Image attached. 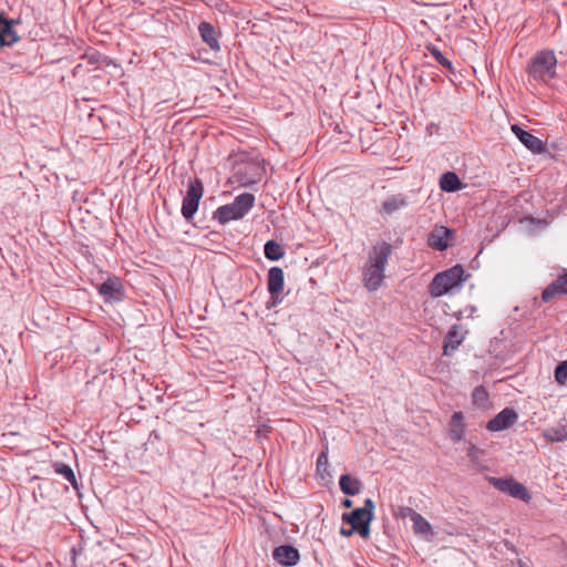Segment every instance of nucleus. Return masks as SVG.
Returning <instances> with one entry per match:
<instances>
[{
  "instance_id": "f257e3e1",
  "label": "nucleus",
  "mask_w": 567,
  "mask_h": 567,
  "mask_svg": "<svg viewBox=\"0 0 567 567\" xmlns=\"http://www.w3.org/2000/svg\"><path fill=\"white\" fill-rule=\"evenodd\" d=\"M526 72L533 81L549 85L557 76V58L554 50L537 51L527 62Z\"/></svg>"
},
{
  "instance_id": "f03ea898",
  "label": "nucleus",
  "mask_w": 567,
  "mask_h": 567,
  "mask_svg": "<svg viewBox=\"0 0 567 567\" xmlns=\"http://www.w3.org/2000/svg\"><path fill=\"white\" fill-rule=\"evenodd\" d=\"M462 265H455L442 272H439L432 279L429 291L432 297H441L450 292L453 288L462 286L467 279Z\"/></svg>"
},
{
  "instance_id": "7ed1b4c3",
  "label": "nucleus",
  "mask_w": 567,
  "mask_h": 567,
  "mask_svg": "<svg viewBox=\"0 0 567 567\" xmlns=\"http://www.w3.org/2000/svg\"><path fill=\"white\" fill-rule=\"evenodd\" d=\"M254 205L255 196L250 193H243L236 196L233 203L218 207L214 213V218L220 225H226L231 220L241 219Z\"/></svg>"
},
{
  "instance_id": "20e7f679",
  "label": "nucleus",
  "mask_w": 567,
  "mask_h": 567,
  "mask_svg": "<svg viewBox=\"0 0 567 567\" xmlns=\"http://www.w3.org/2000/svg\"><path fill=\"white\" fill-rule=\"evenodd\" d=\"M373 501L367 498L363 507L355 508L350 513H343L342 520L350 524L352 530H355L361 537L368 538L370 535V523L373 519Z\"/></svg>"
},
{
  "instance_id": "39448f33",
  "label": "nucleus",
  "mask_w": 567,
  "mask_h": 567,
  "mask_svg": "<svg viewBox=\"0 0 567 567\" xmlns=\"http://www.w3.org/2000/svg\"><path fill=\"white\" fill-rule=\"evenodd\" d=\"M204 194L203 182L198 177L188 179L186 195L183 198L181 213L189 221L194 218Z\"/></svg>"
},
{
  "instance_id": "423d86ee",
  "label": "nucleus",
  "mask_w": 567,
  "mask_h": 567,
  "mask_svg": "<svg viewBox=\"0 0 567 567\" xmlns=\"http://www.w3.org/2000/svg\"><path fill=\"white\" fill-rule=\"evenodd\" d=\"M284 284L285 275L280 267H271L268 271L267 288L270 293V300L268 301V308L275 307L284 300Z\"/></svg>"
},
{
  "instance_id": "0eeeda50",
  "label": "nucleus",
  "mask_w": 567,
  "mask_h": 567,
  "mask_svg": "<svg viewBox=\"0 0 567 567\" xmlns=\"http://www.w3.org/2000/svg\"><path fill=\"white\" fill-rule=\"evenodd\" d=\"M489 482L496 489L505 494H508L512 497H515L524 502H528L530 499V495L527 488L522 483L515 481L512 477H491Z\"/></svg>"
},
{
  "instance_id": "6e6552de",
  "label": "nucleus",
  "mask_w": 567,
  "mask_h": 567,
  "mask_svg": "<svg viewBox=\"0 0 567 567\" xmlns=\"http://www.w3.org/2000/svg\"><path fill=\"white\" fill-rule=\"evenodd\" d=\"M20 23L17 19H9L4 12H0V47L11 48L18 43L19 37L16 25Z\"/></svg>"
},
{
  "instance_id": "1a4fd4ad",
  "label": "nucleus",
  "mask_w": 567,
  "mask_h": 567,
  "mask_svg": "<svg viewBox=\"0 0 567 567\" xmlns=\"http://www.w3.org/2000/svg\"><path fill=\"white\" fill-rule=\"evenodd\" d=\"M392 245L388 241H378L368 254L367 261L385 270L389 258L392 256Z\"/></svg>"
},
{
  "instance_id": "9d476101",
  "label": "nucleus",
  "mask_w": 567,
  "mask_h": 567,
  "mask_svg": "<svg viewBox=\"0 0 567 567\" xmlns=\"http://www.w3.org/2000/svg\"><path fill=\"white\" fill-rule=\"evenodd\" d=\"M518 420L516 411L512 408H505L487 422L486 429L489 432H498L509 429Z\"/></svg>"
},
{
  "instance_id": "9b49d317",
  "label": "nucleus",
  "mask_w": 567,
  "mask_h": 567,
  "mask_svg": "<svg viewBox=\"0 0 567 567\" xmlns=\"http://www.w3.org/2000/svg\"><path fill=\"white\" fill-rule=\"evenodd\" d=\"M99 292L106 302H117L124 298V288L117 277L109 278L101 284Z\"/></svg>"
},
{
  "instance_id": "f8f14e48",
  "label": "nucleus",
  "mask_w": 567,
  "mask_h": 567,
  "mask_svg": "<svg viewBox=\"0 0 567 567\" xmlns=\"http://www.w3.org/2000/svg\"><path fill=\"white\" fill-rule=\"evenodd\" d=\"M385 270L381 269L378 266H372L370 262H365V265L362 268V280L364 284V287L369 291H375L378 290L381 285L383 284V280L385 278Z\"/></svg>"
},
{
  "instance_id": "ddd939ff",
  "label": "nucleus",
  "mask_w": 567,
  "mask_h": 567,
  "mask_svg": "<svg viewBox=\"0 0 567 567\" xmlns=\"http://www.w3.org/2000/svg\"><path fill=\"white\" fill-rule=\"evenodd\" d=\"M512 131L519 142L534 154H542L546 151L542 140L533 135L530 132L525 131L517 124L512 126Z\"/></svg>"
},
{
  "instance_id": "4468645a",
  "label": "nucleus",
  "mask_w": 567,
  "mask_h": 567,
  "mask_svg": "<svg viewBox=\"0 0 567 567\" xmlns=\"http://www.w3.org/2000/svg\"><path fill=\"white\" fill-rule=\"evenodd\" d=\"M272 558L282 566L291 567L298 564L300 554L291 545H280L274 549Z\"/></svg>"
},
{
  "instance_id": "2eb2a0df",
  "label": "nucleus",
  "mask_w": 567,
  "mask_h": 567,
  "mask_svg": "<svg viewBox=\"0 0 567 567\" xmlns=\"http://www.w3.org/2000/svg\"><path fill=\"white\" fill-rule=\"evenodd\" d=\"M567 295V271L558 276L556 280L549 284L542 293L544 302H550Z\"/></svg>"
},
{
  "instance_id": "dca6fc26",
  "label": "nucleus",
  "mask_w": 567,
  "mask_h": 567,
  "mask_svg": "<svg viewBox=\"0 0 567 567\" xmlns=\"http://www.w3.org/2000/svg\"><path fill=\"white\" fill-rule=\"evenodd\" d=\"M451 230L447 227H435L427 237V245L436 250L443 251L449 247Z\"/></svg>"
},
{
  "instance_id": "f3484780",
  "label": "nucleus",
  "mask_w": 567,
  "mask_h": 567,
  "mask_svg": "<svg viewBox=\"0 0 567 567\" xmlns=\"http://www.w3.org/2000/svg\"><path fill=\"white\" fill-rule=\"evenodd\" d=\"M236 176L240 185L248 187L261 179L262 169L256 165H247L243 168H239L236 173Z\"/></svg>"
},
{
  "instance_id": "a211bd4d",
  "label": "nucleus",
  "mask_w": 567,
  "mask_h": 567,
  "mask_svg": "<svg viewBox=\"0 0 567 567\" xmlns=\"http://www.w3.org/2000/svg\"><path fill=\"white\" fill-rule=\"evenodd\" d=\"M465 339L464 333L462 332V327L458 324H454L449 330L443 346V352L445 355H451L463 342Z\"/></svg>"
},
{
  "instance_id": "6ab92c4d",
  "label": "nucleus",
  "mask_w": 567,
  "mask_h": 567,
  "mask_svg": "<svg viewBox=\"0 0 567 567\" xmlns=\"http://www.w3.org/2000/svg\"><path fill=\"white\" fill-rule=\"evenodd\" d=\"M198 32L203 42H205L213 51L220 50L218 33L210 22L202 21L198 25Z\"/></svg>"
},
{
  "instance_id": "aec40b11",
  "label": "nucleus",
  "mask_w": 567,
  "mask_h": 567,
  "mask_svg": "<svg viewBox=\"0 0 567 567\" xmlns=\"http://www.w3.org/2000/svg\"><path fill=\"white\" fill-rule=\"evenodd\" d=\"M408 205H409V200H408L406 195H404V194H395V195H392V196H390V197H388L386 199L383 200V203H382V212L384 214L391 216L395 212L401 210V209L408 207Z\"/></svg>"
},
{
  "instance_id": "412c9836",
  "label": "nucleus",
  "mask_w": 567,
  "mask_h": 567,
  "mask_svg": "<svg viewBox=\"0 0 567 567\" xmlns=\"http://www.w3.org/2000/svg\"><path fill=\"white\" fill-rule=\"evenodd\" d=\"M339 486L343 494L354 496L360 493L362 488V482L351 476L350 474H343L340 476Z\"/></svg>"
},
{
  "instance_id": "4be33fe9",
  "label": "nucleus",
  "mask_w": 567,
  "mask_h": 567,
  "mask_svg": "<svg viewBox=\"0 0 567 567\" xmlns=\"http://www.w3.org/2000/svg\"><path fill=\"white\" fill-rule=\"evenodd\" d=\"M440 187L444 192L452 193L462 188V182L456 173L446 172L440 178Z\"/></svg>"
},
{
  "instance_id": "5701e85b",
  "label": "nucleus",
  "mask_w": 567,
  "mask_h": 567,
  "mask_svg": "<svg viewBox=\"0 0 567 567\" xmlns=\"http://www.w3.org/2000/svg\"><path fill=\"white\" fill-rule=\"evenodd\" d=\"M544 437L550 442H564L567 440V423L559 422L544 431Z\"/></svg>"
},
{
  "instance_id": "b1692460",
  "label": "nucleus",
  "mask_w": 567,
  "mask_h": 567,
  "mask_svg": "<svg viewBox=\"0 0 567 567\" xmlns=\"http://www.w3.org/2000/svg\"><path fill=\"white\" fill-rule=\"evenodd\" d=\"M451 439L454 442H460L464 435L463 413L454 412L450 423Z\"/></svg>"
},
{
  "instance_id": "393cba45",
  "label": "nucleus",
  "mask_w": 567,
  "mask_h": 567,
  "mask_svg": "<svg viewBox=\"0 0 567 567\" xmlns=\"http://www.w3.org/2000/svg\"><path fill=\"white\" fill-rule=\"evenodd\" d=\"M264 252L265 257L271 261L279 260L285 255L282 246L275 240H268L265 244Z\"/></svg>"
},
{
  "instance_id": "a878e982",
  "label": "nucleus",
  "mask_w": 567,
  "mask_h": 567,
  "mask_svg": "<svg viewBox=\"0 0 567 567\" xmlns=\"http://www.w3.org/2000/svg\"><path fill=\"white\" fill-rule=\"evenodd\" d=\"M317 474L322 478L330 477L329 461H328V447H326L318 456L316 464Z\"/></svg>"
},
{
  "instance_id": "bb28decb",
  "label": "nucleus",
  "mask_w": 567,
  "mask_h": 567,
  "mask_svg": "<svg viewBox=\"0 0 567 567\" xmlns=\"http://www.w3.org/2000/svg\"><path fill=\"white\" fill-rule=\"evenodd\" d=\"M413 518L411 519L413 523V529L415 534L419 535H429L432 533L431 524L421 515L413 514Z\"/></svg>"
},
{
  "instance_id": "cd10ccee",
  "label": "nucleus",
  "mask_w": 567,
  "mask_h": 567,
  "mask_svg": "<svg viewBox=\"0 0 567 567\" xmlns=\"http://www.w3.org/2000/svg\"><path fill=\"white\" fill-rule=\"evenodd\" d=\"M55 473L62 475L73 487H78V482L73 470L64 463L54 464Z\"/></svg>"
},
{
  "instance_id": "c85d7f7f",
  "label": "nucleus",
  "mask_w": 567,
  "mask_h": 567,
  "mask_svg": "<svg viewBox=\"0 0 567 567\" xmlns=\"http://www.w3.org/2000/svg\"><path fill=\"white\" fill-rule=\"evenodd\" d=\"M427 50L430 54L435 59V61L441 64L443 68L447 69L451 72H454L452 62L443 55V53L435 45H427Z\"/></svg>"
},
{
  "instance_id": "c756f323",
  "label": "nucleus",
  "mask_w": 567,
  "mask_h": 567,
  "mask_svg": "<svg viewBox=\"0 0 567 567\" xmlns=\"http://www.w3.org/2000/svg\"><path fill=\"white\" fill-rule=\"evenodd\" d=\"M555 380L564 385L567 381V360L561 361L555 369Z\"/></svg>"
},
{
  "instance_id": "7c9ffc66",
  "label": "nucleus",
  "mask_w": 567,
  "mask_h": 567,
  "mask_svg": "<svg viewBox=\"0 0 567 567\" xmlns=\"http://www.w3.org/2000/svg\"><path fill=\"white\" fill-rule=\"evenodd\" d=\"M472 396L474 404L483 406L487 401L488 394L484 386H477L474 389Z\"/></svg>"
},
{
  "instance_id": "2f4dec72",
  "label": "nucleus",
  "mask_w": 567,
  "mask_h": 567,
  "mask_svg": "<svg viewBox=\"0 0 567 567\" xmlns=\"http://www.w3.org/2000/svg\"><path fill=\"white\" fill-rule=\"evenodd\" d=\"M481 453H482V451L480 449H477L475 445H471L467 451V456L472 461H475L477 458L478 454H481Z\"/></svg>"
},
{
  "instance_id": "473e14b6",
  "label": "nucleus",
  "mask_w": 567,
  "mask_h": 567,
  "mask_svg": "<svg viewBox=\"0 0 567 567\" xmlns=\"http://www.w3.org/2000/svg\"><path fill=\"white\" fill-rule=\"evenodd\" d=\"M413 514H417V512L411 507H400V515L402 517H410V519H412L414 516Z\"/></svg>"
},
{
  "instance_id": "72a5a7b5",
  "label": "nucleus",
  "mask_w": 567,
  "mask_h": 567,
  "mask_svg": "<svg viewBox=\"0 0 567 567\" xmlns=\"http://www.w3.org/2000/svg\"><path fill=\"white\" fill-rule=\"evenodd\" d=\"M355 530H352V527L350 529L341 528L340 534L342 536L349 537L351 536Z\"/></svg>"
},
{
  "instance_id": "f704fd0d",
  "label": "nucleus",
  "mask_w": 567,
  "mask_h": 567,
  "mask_svg": "<svg viewBox=\"0 0 567 567\" xmlns=\"http://www.w3.org/2000/svg\"><path fill=\"white\" fill-rule=\"evenodd\" d=\"M342 506L346 508H350L352 506V501L349 498H346L342 501Z\"/></svg>"
},
{
  "instance_id": "c9c22d12",
  "label": "nucleus",
  "mask_w": 567,
  "mask_h": 567,
  "mask_svg": "<svg viewBox=\"0 0 567 567\" xmlns=\"http://www.w3.org/2000/svg\"><path fill=\"white\" fill-rule=\"evenodd\" d=\"M0 567H3V566L0 565Z\"/></svg>"
}]
</instances>
